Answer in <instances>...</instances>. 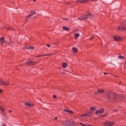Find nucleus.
I'll list each match as a JSON object with an SVG mask.
<instances>
[{"mask_svg": "<svg viewBox=\"0 0 126 126\" xmlns=\"http://www.w3.org/2000/svg\"><path fill=\"white\" fill-rule=\"evenodd\" d=\"M105 94H103L102 97L106 98V101L108 102H113L117 101L118 95L115 93L111 91H108L105 93Z\"/></svg>", "mask_w": 126, "mask_h": 126, "instance_id": "1", "label": "nucleus"}, {"mask_svg": "<svg viewBox=\"0 0 126 126\" xmlns=\"http://www.w3.org/2000/svg\"><path fill=\"white\" fill-rule=\"evenodd\" d=\"M103 123L106 126H112L115 124L113 122L109 121H105L103 122Z\"/></svg>", "mask_w": 126, "mask_h": 126, "instance_id": "2", "label": "nucleus"}, {"mask_svg": "<svg viewBox=\"0 0 126 126\" xmlns=\"http://www.w3.org/2000/svg\"><path fill=\"white\" fill-rule=\"evenodd\" d=\"M117 30L118 31H124L126 30L125 26L124 24L123 23L120 26H119Z\"/></svg>", "mask_w": 126, "mask_h": 126, "instance_id": "3", "label": "nucleus"}, {"mask_svg": "<svg viewBox=\"0 0 126 126\" xmlns=\"http://www.w3.org/2000/svg\"><path fill=\"white\" fill-rule=\"evenodd\" d=\"M113 38L115 40L117 41H121L122 39V37L118 36H114Z\"/></svg>", "mask_w": 126, "mask_h": 126, "instance_id": "4", "label": "nucleus"}, {"mask_svg": "<svg viewBox=\"0 0 126 126\" xmlns=\"http://www.w3.org/2000/svg\"><path fill=\"white\" fill-rule=\"evenodd\" d=\"M93 17L94 16L93 15L89 14L85 16L84 17L86 19H92Z\"/></svg>", "mask_w": 126, "mask_h": 126, "instance_id": "5", "label": "nucleus"}, {"mask_svg": "<svg viewBox=\"0 0 126 126\" xmlns=\"http://www.w3.org/2000/svg\"><path fill=\"white\" fill-rule=\"evenodd\" d=\"M35 15V12L34 11H31L29 15V16L32 18L34 17Z\"/></svg>", "mask_w": 126, "mask_h": 126, "instance_id": "6", "label": "nucleus"}, {"mask_svg": "<svg viewBox=\"0 0 126 126\" xmlns=\"http://www.w3.org/2000/svg\"><path fill=\"white\" fill-rule=\"evenodd\" d=\"M104 111V109L101 108L99 110H96V111L95 113L96 114H99L103 112Z\"/></svg>", "mask_w": 126, "mask_h": 126, "instance_id": "7", "label": "nucleus"}, {"mask_svg": "<svg viewBox=\"0 0 126 126\" xmlns=\"http://www.w3.org/2000/svg\"><path fill=\"white\" fill-rule=\"evenodd\" d=\"M25 105L27 107H32L33 106V104L28 102H25L24 103Z\"/></svg>", "mask_w": 126, "mask_h": 126, "instance_id": "8", "label": "nucleus"}, {"mask_svg": "<svg viewBox=\"0 0 126 126\" xmlns=\"http://www.w3.org/2000/svg\"><path fill=\"white\" fill-rule=\"evenodd\" d=\"M63 110L66 112L70 114H73L74 113L71 110H69L64 109H63Z\"/></svg>", "mask_w": 126, "mask_h": 126, "instance_id": "9", "label": "nucleus"}, {"mask_svg": "<svg viewBox=\"0 0 126 126\" xmlns=\"http://www.w3.org/2000/svg\"><path fill=\"white\" fill-rule=\"evenodd\" d=\"M105 91L102 89H98L97 90V92L98 94H101L103 92H104Z\"/></svg>", "mask_w": 126, "mask_h": 126, "instance_id": "10", "label": "nucleus"}, {"mask_svg": "<svg viewBox=\"0 0 126 126\" xmlns=\"http://www.w3.org/2000/svg\"><path fill=\"white\" fill-rule=\"evenodd\" d=\"M31 16H29V15L28 16H27L25 18V20L27 21H28L30 20L32 18Z\"/></svg>", "mask_w": 126, "mask_h": 126, "instance_id": "11", "label": "nucleus"}, {"mask_svg": "<svg viewBox=\"0 0 126 126\" xmlns=\"http://www.w3.org/2000/svg\"><path fill=\"white\" fill-rule=\"evenodd\" d=\"M86 114L87 117H90L92 116L93 114V112H90L88 113H86Z\"/></svg>", "mask_w": 126, "mask_h": 126, "instance_id": "12", "label": "nucleus"}, {"mask_svg": "<svg viewBox=\"0 0 126 126\" xmlns=\"http://www.w3.org/2000/svg\"><path fill=\"white\" fill-rule=\"evenodd\" d=\"M9 84V82L7 80H4L3 85L7 86Z\"/></svg>", "mask_w": 126, "mask_h": 126, "instance_id": "13", "label": "nucleus"}, {"mask_svg": "<svg viewBox=\"0 0 126 126\" xmlns=\"http://www.w3.org/2000/svg\"><path fill=\"white\" fill-rule=\"evenodd\" d=\"M67 63H63L62 64V66L63 68H65L67 66Z\"/></svg>", "mask_w": 126, "mask_h": 126, "instance_id": "14", "label": "nucleus"}, {"mask_svg": "<svg viewBox=\"0 0 126 126\" xmlns=\"http://www.w3.org/2000/svg\"><path fill=\"white\" fill-rule=\"evenodd\" d=\"M79 34L78 33H76L75 34H74V38L75 39H77V38L79 36Z\"/></svg>", "mask_w": 126, "mask_h": 126, "instance_id": "15", "label": "nucleus"}, {"mask_svg": "<svg viewBox=\"0 0 126 126\" xmlns=\"http://www.w3.org/2000/svg\"><path fill=\"white\" fill-rule=\"evenodd\" d=\"M85 16H81L79 18V19L80 20H82L83 19H86L84 17H85Z\"/></svg>", "mask_w": 126, "mask_h": 126, "instance_id": "16", "label": "nucleus"}, {"mask_svg": "<svg viewBox=\"0 0 126 126\" xmlns=\"http://www.w3.org/2000/svg\"><path fill=\"white\" fill-rule=\"evenodd\" d=\"M72 50L74 53H76L78 51V50L77 48L75 47H73L72 48Z\"/></svg>", "mask_w": 126, "mask_h": 126, "instance_id": "17", "label": "nucleus"}, {"mask_svg": "<svg viewBox=\"0 0 126 126\" xmlns=\"http://www.w3.org/2000/svg\"><path fill=\"white\" fill-rule=\"evenodd\" d=\"M4 80L3 79H0V85H3L4 84Z\"/></svg>", "mask_w": 126, "mask_h": 126, "instance_id": "18", "label": "nucleus"}, {"mask_svg": "<svg viewBox=\"0 0 126 126\" xmlns=\"http://www.w3.org/2000/svg\"><path fill=\"white\" fill-rule=\"evenodd\" d=\"M62 28L63 29L66 31H68L69 30V28L68 27L65 26L63 27Z\"/></svg>", "mask_w": 126, "mask_h": 126, "instance_id": "19", "label": "nucleus"}, {"mask_svg": "<svg viewBox=\"0 0 126 126\" xmlns=\"http://www.w3.org/2000/svg\"><path fill=\"white\" fill-rule=\"evenodd\" d=\"M4 38L3 37H2L0 39V44H1L2 45V42L3 39H4Z\"/></svg>", "mask_w": 126, "mask_h": 126, "instance_id": "20", "label": "nucleus"}, {"mask_svg": "<svg viewBox=\"0 0 126 126\" xmlns=\"http://www.w3.org/2000/svg\"><path fill=\"white\" fill-rule=\"evenodd\" d=\"M90 110L91 112H92L95 109L93 107H91L90 108Z\"/></svg>", "mask_w": 126, "mask_h": 126, "instance_id": "21", "label": "nucleus"}, {"mask_svg": "<svg viewBox=\"0 0 126 126\" xmlns=\"http://www.w3.org/2000/svg\"><path fill=\"white\" fill-rule=\"evenodd\" d=\"M37 64V63L36 61H34L33 62H32L31 63V65H34L35 64Z\"/></svg>", "mask_w": 126, "mask_h": 126, "instance_id": "22", "label": "nucleus"}, {"mask_svg": "<svg viewBox=\"0 0 126 126\" xmlns=\"http://www.w3.org/2000/svg\"><path fill=\"white\" fill-rule=\"evenodd\" d=\"M79 116L81 117H82V116H84V117H87V114L86 113H85L83 114L82 115H79Z\"/></svg>", "mask_w": 126, "mask_h": 126, "instance_id": "23", "label": "nucleus"}, {"mask_svg": "<svg viewBox=\"0 0 126 126\" xmlns=\"http://www.w3.org/2000/svg\"><path fill=\"white\" fill-rule=\"evenodd\" d=\"M32 61H28L26 62L25 63L26 64L30 65H31Z\"/></svg>", "mask_w": 126, "mask_h": 126, "instance_id": "24", "label": "nucleus"}, {"mask_svg": "<svg viewBox=\"0 0 126 126\" xmlns=\"http://www.w3.org/2000/svg\"><path fill=\"white\" fill-rule=\"evenodd\" d=\"M52 55V54H47L43 55V56H49V55Z\"/></svg>", "mask_w": 126, "mask_h": 126, "instance_id": "25", "label": "nucleus"}, {"mask_svg": "<svg viewBox=\"0 0 126 126\" xmlns=\"http://www.w3.org/2000/svg\"><path fill=\"white\" fill-rule=\"evenodd\" d=\"M0 110L2 112H3L4 111V109L3 108L0 107Z\"/></svg>", "mask_w": 126, "mask_h": 126, "instance_id": "26", "label": "nucleus"}, {"mask_svg": "<svg viewBox=\"0 0 126 126\" xmlns=\"http://www.w3.org/2000/svg\"><path fill=\"white\" fill-rule=\"evenodd\" d=\"M118 58L120 59H124V57L122 55H119L118 56Z\"/></svg>", "mask_w": 126, "mask_h": 126, "instance_id": "27", "label": "nucleus"}, {"mask_svg": "<svg viewBox=\"0 0 126 126\" xmlns=\"http://www.w3.org/2000/svg\"><path fill=\"white\" fill-rule=\"evenodd\" d=\"M108 115V113H106L105 114H103V115H101V116L102 117H104Z\"/></svg>", "mask_w": 126, "mask_h": 126, "instance_id": "28", "label": "nucleus"}, {"mask_svg": "<svg viewBox=\"0 0 126 126\" xmlns=\"http://www.w3.org/2000/svg\"><path fill=\"white\" fill-rule=\"evenodd\" d=\"M6 43V41H5L4 40V39H3L2 45H3L4 44H5Z\"/></svg>", "mask_w": 126, "mask_h": 126, "instance_id": "29", "label": "nucleus"}, {"mask_svg": "<svg viewBox=\"0 0 126 126\" xmlns=\"http://www.w3.org/2000/svg\"><path fill=\"white\" fill-rule=\"evenodd\" d=\"M34 48V47H33L31 46L30 47H29V49H33Z\"/></svg>", "mask_w": 126, "mask_h": 126, "instance_id": "30", "label": "nucleus"}, {"mask_svg": "<svg viewBox=\"0 0 126 126\" xmlns=\"http://www.w3.org/2000/svg\"><path fill=\"white\" fill-rule=\"evenodd\" d=\"M53 98L54 99H56V96L55 95H53L52 96Z\"/></svg>", "mask_w": 126, "mask_h": 126, "instance_id": "31", "label": "nucleus"}, {"mask_svg": "<svg viewBox=\"0 0 126 126\" xmlns=\"http://www.w3.org/2000/svg\"><path fill=\"white\" fill-rule=\"evenodd\" d=\"M65 4L67 5H69L70 4V3L69 2H66Z\"/></svg>", "mask_w": 126, "mask_h": 126, "instance_id": "32", "label": "nucleus"}, {"mask_svg": "<svg viewBox=\"0 0 126 126\" xmlns=\"http://www.w3.org/2000/svg\"><path fill=\"white\" fill-rule=\"evenodd\" d=\"M94 38V36H92L89 39L91 40L92 39Z\"/></svg>", "mask_w": 126, "mask_h": 126, "instance_id": "33", "label": "nucleus"}, {"mask_svg": "<svg viewBox=\"0 0 126 126\" xmlns=\"http://www.w3.org/2000/svg\"><path fill=\"white\" fill-rule=\"evenodd\" d=\"M12 28H8L7 30H12Z\"/></svg>", "mask_w": 126, "mask_h": 126, "instance_id": "34", "label": "nucleus"}, {"mask_svg": "<svg viewBox=\"0 0 126 126\" xmlns=\"http://www.w3.org/2000/svg\"><path fill=\"white\" fill-rule=\"evenodd\" d=\"M3 92V90L1 89H0V94L2 93Z\"/></svg>", "mask_w": 126, "mask_h": 126, "instance_id": "35", "label": "nucleus"}, {"mask_svg": "<svg viewBox=\"0 0 126 126\" xmlns=\"http://www.w3.org/2000/svg\"><path fill=\"white\" fill-rule=\"evenodd\" d=\"M43 55H38V56H36V57H41V56H43Z\"/></svg>", "mask_w": 126, "mask_h": 126, "instance_id": "36", "label": "nucleus"}, {"mask_svg": "<svg viewBox=\"0 0 126 126\" xmlns=\"http://www.w3.org/2000/svg\"><path fill=\"white\" fill-rule=\"evenodd\" d=\"M107 74H110V73H105V72H104V74L105 75H106ZM110 74H111L112 75V74L111 73H110Z\"/></svg>", "mask_w": 126, "mask_h": 126, "instance_id": "37", "label": "nucleus"}, {"mask_svg": "<svg viewBox=\"0 0 126 126\" xmlns=\"http://www.w3.org/2000/svg\"><path fill=\"white\" fill-rule=\"evenodd\" d=\"M118 111V109H116L114 110V111L117 112Z\"/></svg>", "mask_w": 126, "mask_h": 126, "instance_id": "38", "label": "nucleus"}, {"mask_svg": "<svg viewBox=\"0 0 126 126\" xmlns=\"http://www.w3.org/2000/svg\"><path fill=\"white\" fill-rule=\"evenodd\" d=\"M47 47H50V45H49V44H47Z\"/></svg>", "mask_w": 126, "mask_h": 126, "instance_id": "39", "label": "nucleus"}, {"mask_svg": "<svg viewBox=\"0 0 126 126\" xmlns=\"http://www.w3.org/2000/svg\"><path fill=\"white\" fill-rule=\"evenodd\" d=\"M63 19L64 20H68L66 18H63Z\"/></svg>", "mask_w": 126, "mask_h": 126, "instance_id": "40", "label": "nucleus"}, {"mask_svg": "<svg viewBox=\"0 0 126 126\" xmlns=\"http://www.w3.org/2000/svg\"><path fill=\"white\" fill-rule=\"evenodd\" d=\"M57 117H55V118H54V119L55 120H57Z\"/></svg>", "mask_w": 126, "mask_h": 126, "instance_id": "41", "label": "nucleus"}, {"mask_svg": "<svg viewBox=\"0 0 126 126\" xmlns=\"http://www.w3.org/2000/svg\"><path fill=\"white\" fill-rule=\"evenodd\" d=\"M87 126H93L92 125H88Z\"/></svg>", "mask_w": 126, "mask_h": 126, "instance_id": "42", "label": "nucleus"}, {"mask_svg": "<svg viewBox=\"0 0 126 126\" xmlns=\"http://www.w3.org/2000/svg\"><path fill=\"white\" fill-rule=\"evenodd\" d=\"M9 112H12V110H10L9 111Z\"/></svg>", "mask_w": 126, "mask_h": 126, "instance_id": "43", "label": "nucleus"}, {"mask_svg": "<svg viewBox=\"0 0 126 126\" xmlns=\"http://www.w3.org/2000/svg\"><path fill=\"white\" fill-rule=\"evenodd\" d=\"M66 72H69V73H70V72H69L68 71H66Z\"/></svg>", "mask_w": 126, "mask_h": 126, "instance_id": "44", "label": "nucleus"}, {"mask_svg": "<svg viewBox=\"0 0 126 126\" xmlns=\"http://www.w3.org/2000/svg\"><path fill=\"white\" fill-rule=\"evenodd\" d=\"M36 0H33V1L34 2L36 1Z\"/></svg>", "mask_w": 126, "mask_h": 126, "instance_id": "45", "label": "nucleus"}, {"mask_svg": "<svg viewBox=\"0 0 126 126\" xmlns=\"http://www.w3.org/2000/svg\"><path fill=\"white\" fill-rule=\"evenodd\" d=\"M125 65H126V61L125 62Z\"/></svg>", "mask_w": 126, "mask_h": 126, "instance_id": "46", "label": "nucleus"}, {"mask_svg": "<svg viewBox=\"0 0 126 126\" xmlns=\"http://www.w3.org/2000/svg\"><path fill=\"white\" fill-rule=\"evenodd\" d=\"M114 76H115V77H118V76H115V75H114Z\"/></svg>", "mask_w": 126, "mask_h": 126, "instance_id": "47", "label": "nucleus"}, {"mask_svg": "<svg viewBox=\"0 0 126 126\" xmlns=\"http://www.w3.org/2000/svg\"><path fill=\"white\" fill-rule=\"evenodd\" d=\"M95 94L97 95V93H95Z\"/></svg>", "mask_w": 126, "mask_h": 126, "instance_id": "48", "label": "nucleus"}, {"mask_svg": "<svg viewBox=\"0 0 126 126\" xmlns=\"http://www.w3.org/2000/svg\"><path fill=\"white\" fill-rule=\"evenodd\" d=\"M69 124H70V123H69Z\"/></svg>", "mask_w": 126, "mask_h": 126, "instance_id": "49", "label": "nucleus"}]
</instances>
